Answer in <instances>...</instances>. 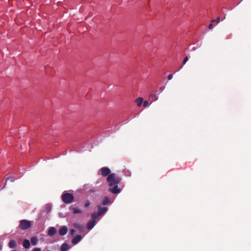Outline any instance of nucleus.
Returning a JSON list of instances; mask_svg holds the SVG:
<instances>
[{
  "label": "nucleus",
  "instance_id": "5701e85b",
  "mask_svg": "<svg viewBox=\"0 0 251 251\" xmlns=\"http://www.w3.org/2000/svg\"><path fill=\"white\" fill-rule=\"evenodd\" d=\"M90 205V202L89 201H87L84 204L85 207H87Z\"/></svg>",
  "mask_w": 251,
  "mask_h": 251
},
{
  "label": "nucleus",
  "instance_id": "7ed1b4c3",
  "mask_svg": "<svg viewBox=\"0 0 251 251\" xmlns=\"http://www.w3.org/2000/svg\"><path fill=\"white\" fill-rule=\"evenodd\" d=\"M31 226L30 222L26 220H22L20 222L19 227L22 229H27L30 227Z\"/></svg>",
  "mask_w": 251,
  "mask_h": 251
},
{
  "label": "nucleus",
  "instance_id": "c85d7f7f",
  "mask_svg": "<svg viewBox=\"0 0 251 251\" xmlns=\"http://www.w3.org/2000/svg\"><path fill=\"white\" fill-rule=\"evenodd\" d=\"M164 88L163 87H160V88H159L160 93H161L164 90Z\"/></svg>",
  "mask_w": 251,
  "mask_h": 251
},
{
  "label": "nucleus",
  "instance_id": "6ab92c4d",
  "mask_svg": "<svg viewBox=\"0 0 251 251\" xmlns=\"http://www.w3.org/2000/svg\"><path fill=\"white\" fill-rule=\"evenodd\" d=\"M150 99H152V100H157L155 94H151L150 95Z\"/></svg>",
  "mask_w": 251,
  "mask_h": 251
},
{
  "label": "nucleus",
  "instance_id": "393cba45",
  "mask_svg": "<svg viewBox=\"0 0 251 251\" xmlns=\"http://www.w3.org/2000/svg\"><path fill=\"white\" fill-rule=\"evenodd\" d=\"M9 179H10V181H11V182H14V179H13L12 178H11V177H7V178H6L5 183H7V182L8 180H9Z\"/></svg>",
  "mask_w": 251,
  "mask_h": 251
},
{
  "label": "nucleus",
  "instance_id": "39448f33",
  "mask_svg": "<svg viewBox=\"0 0 251 251\" xmlns=\"http://www.w3.org/2000/svg\"><path fill=\"white\" fill-rule=\"evenodd\" d=\"M57 232V230L55 227H50L49 228L48 235L49 236L52 237Z\"/></svg>",
  "mask_w": 251,
  "mask_h": 251
},
{
  "label": "nucleus",
  "instance_id": "0eeeda50",
  "mask_svg": "<svg viewBox=\"0 0 251 251\" xmlns=\"http://www.w3.org/2000/svg\"><path fill=\"white\" fill-rule=\"evenodd\" d=\"M95 223L94 220H90L87 224L86 228L89 230L92 229L95 225Z\"/></svg>",
  "mask_w": 251,
  "mask_h": 251
},
{
  "label": "nucleus",
  "instance_id": "ddd939ff",
  "mask_svg": "<svg viewBox=\"0 0 251 251\" xmlns=\"http://www.w3.org/2000/svg\"><path fill=\"white\" fill-rule=\"evenodd\" d=\"M69 248V245L66 243H64L62 244L60 247V250L61 251H66Z\"/></svg>",
  "mask_w": 251,
  "mask_h": 251
},
{
  "label": "nucleus",
  "instance_id": "a211bd4d",
  "mask_svg": "<svg viewBox=\"0 0 251 251\" xmlns=\"http://www.w3.org/2000/svg\"><path fill=\"white\" fill-rule=\"evenodd\" d=\"M71 210L73 211L74 214L82 213V211L80 209H77L75 207L71 208Z\"/></svg>",
  "mask_w": 251,
  "mask_h": 251
},
{
  "label": "nucleus",
  "instance_id": "f3484780",
  "mask_svg": "<svg viewBox=\"0 0 251 251\" xmlns=\"http://www.w3.org/2000/svg\"><path fill=\"white\" fill-rule=\"evenodd\" d=\"M143 102V99L142 98L139 97L136 100V102L138 106H140Z\"/></svg>",
  "mask_w": 251,
  "mask_h": 251
},
{
  "label": "nucleus",
  "instance_id": "423d86ee",
  "mask_svg": "<svg viewBox=\"0 0 251 251\" xmlns=\"http://www.w3.org/2000/svg\"><path fill=\"white\" fill-rule=\"evenodd\" d=\"M74 226L80 232H83L84 230V227L82 225H81L79 223H75L74 224Z\"/></svg>",
  "mask_w": 251,
  "mask_h": 251
},
{
  "label": "nucleus",
  "instance_id": "9b49d317",
  "mask_svg": "<svg viewBox=\"0 0 251 251\" xmlns=\"http://www.w3.org/2000/svg\"><path fill=\"white\" fill-rule=\"evenodd\" d=\"M9 247L11 249H14L17 247V243L14 240H11L8 243Z\"/></svg>",
  "mask_w": 251,
  "mask_h": 251
},
{
  "label": "nucleus",
  "instance_id": "4be33fe9",
  "mask_svg": "<svg viewBox=\"0 0 251 251\" xmlns=\"http://www.w3.org/2000/svg\"><path fill=\"white\" fill-rule=\"evenodd\" d=\"M143 106L144 107H147L148 106V104H149V103H148V101H147V100H145L144 101V102H143Z\"/></svg>",
  "mask_w": 251,
  "mask_h": 251
},
{
  "label": "nucleus",
  "instance_id": "b1692460",
  "mask_svg": "<svg viewBox=\"0 0 251 251\" xmlns=\"http://www.w3.org/2000/svg\"><path fill=\"white\" fill-rule=\"evenodd\" d=\"M75 229H72L71 230V231H70V234H71V235L73 236L75 234Z\"/></svg>",
  "mask_w": 251,
  "mask_h": 251
},
{
  "label": "nucleus",
  "instance_id": "20e7f679",
  "mask_svg": "<svg viewBox=\"0 0 251 251\" xmlns=\"http://www.w3.org/2000/svg\"><path fill=\"white\" fill-rule=\"evenodd\" d=\"M101 175L103 176H108L111 174V170L109 168L104 167L100 169Z\"/></svg>",
  "mask_w": 251,
  "mask_h": 251
},
{
  "label": "nucleus",
  "instance_id": "f257e3e1",
  "mask_svg": "<svg viewBox=\"0 0 251 251\" xmlns=\"http://www.w3.org/2000/svg\"><path fill=\"white\" fill-rule=\"evenodd\" d=\"M106 180L110 186H113V188L108 189L109 192L113 194H118L120 192V189L118 186V184L121 180L120 177L115 173H112L107 176Z\"/></svg>",
  "mask_w": 251,
  "mask_h": 251
},
{
  "label": "nucleus",
  "instance_id": "2eb2a0df",
  "mask_svg": "<svg viewBox=\"0 0 251 251\" xmlns=\"http://www.w3.org/2000/svg\"><path fill=\"white\" fill-rule=\"evenodd\" d=\"M110 203V201L108 197H105L102 201V204L103 205H107Z\"/></svg>",
  "mask_w": 251,
  "mask_h": 251
},
{
  "label": "nucleus",
  "instance_id": "6e6552de",
  "mask_svg": "<svg viewBox=\"0 0 251 251\" xmlns=\"http://www.w3.org/2000/svg\"><path fill=\"white\" fill-rule=\"evenodd\" d=\"M82 239V237L80 235H77L76 236H75L72 240V243L75 245L77 244L79 242L81 241Z\"/></svg>",
  "mask_w": 251,
  "mask_h": 251
},
{
  "label": "nucleus",
  "instance_id": "1a4fd4ad",
  "mask_svg": "<svg viewBox=\"0 0 251 251\" xmlns=\"http://www.w3.org/2000/svg\"><path fill=\"white\" fill-rule=\"evenodd\" d=\"M68 232V228L66 226H62L59 230V233L61 236H64Z\"/></svg>",
  "mask_w": 251,
  "mask_h": 251
},
{
  "label": "nucleus",
  "instance_id": "cd10ccee",
  "mask_svg": "<svg viewBox=\"0 0 251 251\" xmlns=\"http://www.w3.org/2000/svg\"><path fill=\"white\" fill-rule=\"evenodd\" d=\"M212 27H213V25L212 24H210L209 26H208V28L209 29H211L212 28Z\"/></svg>",
  "mask_w": 251,
  "mask_h": 251
},
{
  "label": "nucleus",
  "instance_id": "7c9ffc66",
  "mask_svg": "<svg viewBox=\"0 0 251 251\" xmlns=\"http://www.w3.org/2000/svg\"><path fill=\"white\" fill-rule=\"evenodd\" d=\"M11 251H17L16 250H12Z\"/></svg>",
  "mask_w": 251,
  "mask_h": 251
},
{
  "label": "nucleus",
  "instance_id": "c756f323",
  "mask_svg": "<svg viewBox=\"0 0 251 251\" xmlns=\"http://www.w3.org/2000/svg\"><path fill=\"white\" fill-rule=\"evenodd\" d=\"M182 67H183V65L181 66L180 67V68H179V69H182Z\"/></svg>",
  "mask_w": 251,
  "mask_h": 251
},
{
  "label": "nucleus",
  "instance_id": "aec40b11",
  "mask_svg": "<svg viewBox=\"0 0 251 251\" xmlns=\"http://www.w3.org/2000/svg\"><path fill=\"white\" fill-rule=\"evenodd\" d=\"M215 22H216L217 23H219L220 22V17H218L216 20H213L211 21L212 23H214Z\"/></svg>",
  "mask_w": 251,
  "mask_h": 251
},
{
  "label": "nucleus",
  "instance_id": "a878e982",
  "mask_svg": "<svg viewBox=\"0 0 251 251\" xmlns=\"http://www.w3.org/2000/svg\"><path fill=\"white\" fill-rule=\"evenodd\" d=\"M173 77V74H170L168 75V78L169 80H171V79H172Z\"/></svg>",
  "mask_w": 251,
  "mask_h": 251
},
{
  "label": "nucleus",
  "instance_id": "dca6fc26",
  "mask_svg": "<svg viewBox=\"0 0 251 251\" xmlns=\"http://www.w3.org/2000/svg\"><path fill=\"white\" fill-rule=\"evenodd\" d=\"M100 214L98 212H94L93 213H92V220H94L95 221H96V220L100 216Z\"/></svg>",
  "mask_w": 251,
  "mask_h": 251
},
{
  "label": "nucleus",
  "instance_id": "412c9836",
  "mask_svg": "<svg viewBox=\"0 0 251 251\" xmlns=\"http://www.w3.org/2000/svg\"><path fill=\"white\" fill-rule=\"evenodd\" d=\"M188 59H189V58L188 56H186L184 58L183 61L182 62L183 65H184L186 63V62L188 60Z\"/></svg>",
  "mask_w": 251,
  "mask_h": 251
},
{
  "label": "nucleus",
  "instance_id": "bb28decb",
  "mask_svg": "<svg viewBox=\"0 0 251 251\" xmlns=\"http://www.w3.org/2000/svg\"><path fill=\"white\" fill-rule=\"evenodd\" d=\"M33 251H41V250L39 248H36L33 250Z\"/></svg>",
  "mask_w": 251,
  "mask_h": 251
},
{
  "label": "nucleus",
  "instance_id": "f8f14e48",
  "mask_svg": "<svg viewBox=\"0 0 251 251\" xmlns=\"http://www.w3.org/2000/svg\"><path fill=\"white\" fill-rule=\"evenodd\" d=\"M23 246L25 249H28L30 246V242L28 239H25L23 243Z\"/></svg>",
  "mask_w": 251,
  "mask_h": 251
},
{
  "label": "nucleus",
  "instance_id": "4468645a",
  "mask_svg": "<svg viewBox=\"0 0 251 251\" xmlns=\"http://www.w3.org/2000/svg\"><path fill=\"white\" fill-rule=\"evenodd\" d=\"M30 241L33 245H36L38 241V239L36 237H33L31 238Z\"/></svg>",
  "mask_w": 251,
  "mask_h": 251
},
{
  "label": "nucleus",
  "instance_id": "f03ea898",
  "mask_svg": "<svg viewBox=\"0 0 251 251\" xmlns=\"http://www.w3.org/2000/svg\"><path fill=\"white\" fill-rule=\"evenodd\" d=\"M62 201L65 203H72L74 199V197L73 194L69 193H63L61 196Z\"/></svg>",
  "mask_w": 251,
  "mask_h": 251
},
{
  "label": "nucleus",
  "instance_id": "9d476101",
  "mask_svg": "<svg viewBox=\"0 0 251 251\" xmlns=\"http://www.w3.org/2000/svg\"><path fill=\"white\" fill-rule=\"evenodd\" d=\"M98 212L100 214V215H101L102 214L104 213L107 210V207H102L100 205L98 206Z\"/></svg>",
  "mask_w": 251,
  "mask_h": 251
}]
</instances>
